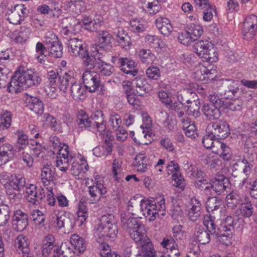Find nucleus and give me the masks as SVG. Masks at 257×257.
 Segmentation results:
<instances>
[{"instance_id": "nucleus-1", "label": "nucleus", "mask_w": 257, "mask_h": 257, "mask_svg": "<svg viewBox=\"0 0 257 257\" xmlns=\"http://www.w3.org/2000/svg\"><path fill=\"white\" fill-rule=\"evenodd\" d=\"M42 78L34 69L19 68L12 77L8 90L12 93L21 92L24 88L39 86Z\"/></svg>"}, {"instance_id": "nucleus-2", "label": "nucleus", "mask_w": 257, "mask_h": 257, "mask_svg": "<svg viewBox=\"0 0 257 257\" xmlns=\"http://www.w3.org/2000/svg\"><path fill=\"white\" fill-rule=\"evenodd\" d=\"M101 223L95 227L94 236L97 241L100 242L107 238L113 239L118 232L117 220L111 214L103 215L101 217Z\"/></svg>"}, {"instance_id": "nucleus-3", "label": "nucleus", "mask_w": 257, "mask_h": 257, "mask_svg": "<svg viewBox=\"0 0 257 257\" xmlns=\"http://www.w3.org/2000/svg\"><path fill=\"white\" fill-rule=\"evenodd\" d=\"M141 211L149 221L165 215L166 205L164 197L155 200H142L140 204Z\"/></svg>"}, {"instance_id": "nucleus-4", "label": "nucleus", "mask_w": 257, "mask_h": 257, "mask_svg": "<svg viewBox=\"0 0 257 257\" xmlns=\"http://www.w3.org/2000/svg\"><path fill=\"white\" fill-rule=\"evenodd\" d=\"M122 227L137 244H142L149 237L145 225L135 217L121 218Z\"/></svg>"}, {"instance_id": "nucleus-5", "label": "nucleus", "mask_w": 257, "mask_h": 257, "mask_svg": "<svg viewBox=\"0 0 257 257\" xmlns=\"http://www.w3.org/2000/svg\"><path fill=\"white\" fill-rule=\"evenodd\" d=\"M203 146L207 149H210L212 153L219 155L224 160H229L231 158V150L225 144L220 141L210 132L207 131V134L202 139Z\"/></svg>"}, {"instance_id": "nucleus-6", "label": "nucleus", "mask_w": 257, "mask_h": 257, "mask_svg": "<svg viewBox=\"0 0 257 257\" xmlns=\"http://www.w3.org/2000/svg\"><path fill=\"white\" fill-rule=\"evenodd\" d=\"M57 154L56 161V167L62 172H66L69 168V163L71 162L75 157L69 151V147L64 144L59 149Z\"/></svg>"}, {"instance_id": "nucleus-7", "label": "nucleus", "mask_w": 257, "mask_h": 257, "mask_svg": "<svg viewBox=\"0 0 257 257\" xmlns=\"http://www.w3.org/2000/svg\"><path fill=\"white\" fill-rule=\"evenodd\" d=\"M92 184L88 186V192L90 200L92 203L98 202L103 195L106 193V189L103 185V181L99 180V176H96L94 180H91Z\"/></svg>"}, {"instance_id": "nucleus-8", "label": "nucleus", "mask_w": 257, "mask_h": 257, "mask_svg": "<svg viewBox=\"0 0 257 257\" xmlns=\"http://www.w3.org/2000/svg\"><path fill=\"white\" fill-rule=\"evenodd\" d=\"M71 173L78 180H83L86 178V174L88 170V165L85 159L82 157H74L72 161Z\"/></svg>"}, {"instance_id": "nucleus-9", "label": "nucleus", "mask_w": 257, "mask_h": 257, "mask_svg": "<svg viewBox=\"0 0 257 257\" xmlns=\"http://www.w3.org/2000/svg\"><path fill=\"white\" fill-rule=\"evenodd\" d=\"M61 248L66 249V252H73L77 254L83 252L86 249L84 239L79 235L74 234L71 236L70 242L61 244Z\"/></svg>"}, {"instance_id": "nucleus-10", "label": "nucleus", "mask_w": 257, "mask_h": 257, "mask_svg": "<svg viewBox=\"0 0 257 257\" xmlns=\"http://www.w3.org/2000/svg\"><path fill=\"white\" fill-rule=\"evenodd\" d=\"M82 79L83 84L90 92H94L102 86L99 75L94 71H85L82 75Z\"/></svg>"}, {"instance_id": "nucleus-11", "label": "nucleus", "mask_w": 257, "mask_h": 257, "mask_svg": "<svg viewBox=\"0 0 257 257\" xmlns=\"http://www.w3.org/2000/svg\"><path fill=\"white\" fill-rule=\"evenodd\" d=\"M207 129L218 140L226 138L230 134L229 124L226 121L221 119L209 124Z\"/></svg>"}, {"instance_id": "nucleus-12", "label": "nucleus", "mask_w": 257, "mask_h": 257, "mask_svg": "<svg viewBox=\"0 0 257 257\" xmlns=\"http://www.w3.org/2000/svg\"><path fill=\"white\" fill-rule=\"evenodd\" d=\"M101 139L104 142L102 145L97 146L93 149V154L98 157H105L111 154L112 150L114 137L110 134L99 135Z\"/></svg>"}, {"instance_id": "nucleus-13", "label": "nucleus", "mask_w": 257, "mask_h": 257, "mask_svg": "<svg viewBox=\"0 0 257 257\" xmlns=\"http://www.w3.org/2000/svg\"><path fill=\"white\" fill-rule=\"evenodd\" d=\"M257 27V16L250 15L247 16L243 22L242 34L243 38L247 40L252 39L255 35Z\"/></svg>"}, {"instance_id": "nucleus-14", "label": "nucleus", "mask_w": 257, "mask_h": 257, "mask_svg": "<svg viewBox=\"0 0 257 257\" xmlns=\"http://www.w3.org/2000/svg\"><path fill=\"white\" fill-rule=\"evenodd\" d=\"M67 45L69 53L73 57H84L87 55L85 44L78 38L69 39Z\"/></svg>"}, {"instance_id": "nucleus-15", "label": "nucleus", "mask_w": 257, "mask_h": 257, "mask_svg": "<svg viewBox=\"0 0 257 257\" xmlns=\"http://www.w3.org/2000/svg\"><path fill=\"white\" fill-rule=\"evenodd\" d=\"M25 179L21 175L12 174L8 186L6 187L7 193L10 195V199L19 200L18 195L14 191H19L25 185Z\"/></svg>"}, {"instance_id": "nucleus-16", "label": "nucleus", "mask_w": 257, "mask_h": 257, "mask_svg": "<svg viewBox=\"0 0 257 257\" xmlns=\"http://www.w3.org/2000/svg\"><path fill=\"white\" fill-rule=\"evenodd\" d=\"M224 225L221 229L220 239L219 240L223 244L228 245L231 243L230 239L232 238L234 225V219L231 216H227L224 219Z\"/></svg>"}, {"instance_id": "nucleus-17", "label": "nucleus", "mask_w": 257, "mask_h": 257, "mask_svg": "<svg viewBox=\"0 0 257 257\" xmlns=\"http://www.w3.org/2000/svg\"><path fill=\"white\" fill-rule=\"evenodd\" d=\"M166 168L168 174H172V179L174 182L173 183V186L181 189L184 188L185 185V180L180 173V167L178 163L175 161H171Z\"/></svg>"}, {"instance_id": "nucleus-18", "label": "nucleus", "mask_w": 257, "mask_h": 257, "mask_svg": "<svg viewBox=\"0 0 257 257\" xmlns=\"http://www.w3.org/2000/svg\"><path fill=\"white\" fill-rule=\"evenodd\" d=\"M26 15V8L22 4L17 5L13 9L9 10L6 14L8 16V20L14 25L20 24L24 21Z\"/></svg>"}, {"instance_id": "nucleus-19", "label": "nucleus", "mask_w": 257, "mask_h": 257, "mask_svg": "<svg viewBox=\"0 0 257 257\" xmlns=\"http://www.w3.org/2000/svg\"><path fill=\"white\" fill-rule=\"evenodd\" d=\"M90 119L91 121H92L94 133L99 132V135L111 133L106 130L104 114L101 110H98L95 111L92 114Z\"/></svg>"}, {"instance_id": "nucleus-20", "label": "nucleus", "mask_w": 257, "mask_h": 257, "mask_svg": "<svg viewBox=\"0 0 257 257\" xmlns=\"http://www.w3.org/2000/svg\"><path fill=\"white\" fill-rule=\"evenodd\" d=\"M28 225V218L26 213L20 209L14 211L12 217V227L17 231H23Z\"/></svg>"}, {"instance_id": "nucleus-21", "label": "nucleus", "mask_w": 257, "mask_h": 257, "mask_svg": "<svg viewBox=\"0 0 257 257\" xmlns=\"http://www.w3.org/2000/svg\"><path fill=\"white\" fill-rule=\"evenodd\" d=\"M27 200L33 205H38L45 196L44 189L38 188L34 185H30L27 188Z\"/></svg>"}, {"instance_id": "nucleus-22", "label": "nucleus", "mask_w": 257, "mask_h": 257, "mask_svg": "<svg viewBox=\"0 0 257 257\" xmlns=\"http://www.w3.org/2000/svg\"><path fill=\"white\" fill-rule=\"evenodd\" d=\"M53 224L57 229L69 228L72 226V223L69 214H64L59 210L55 211L52 214Z\"/></svg>"}, {"instance_id": "nucleus-23", "label": "nucleus", "mask_w": 257, "mask_h": 257, "mask_svg": "<svg viewBox=\"0 0 257 257\" xmlns=\"http://www.w3.org/2000/svg\"><path fill=\"white\" fill-rule=\"evenodd\" d=\"M133 165L136 170L140 173L146 172L150 166L149 158L143 152L139 153L136 155Z\"/></svg>"}, {"instance_id": "nucleus-24", "label": "nucleus", "mask_w": 257, "mask_h": 257, "mask_svg": "<svg viewBox=\"0 0 257 257\" xmlns=\"http://www.w3.org/2000/svg\"><path fill=\"white\" fill-rule=\"evenodd\" d=\"M87 89L83 84L74 82L70 87V94L76 101L83 100L86 97Z\"/></svg>"}, {"instance_id": "nucleus-25", "label": "nucleus", "mask_w": 257, "mask_h": 257, "mask_svg": "<svg viewBox=\"0 0 257 257\" xmlns=\"http://www.w3.org/2000/svg\"><path fill=\"white\" fill-rule=\"evenodd\" d=\"M180 121L186 135L190 138H195L196 128L194 122L191 121L187 115H183L181 113H180Z\"/></svg>"}, {"instance_id": "nucleus-26", "label": "nucleus", "mask_w": 257, "mask_h": 257, "mask_svg": "<svg viewBox=\"0 0 257 257\" xmlns=\"http://www.w3.org/2000/svg\"><path fill=\"white\" fill-rule=\"evenodd\" d=\"M76 122L79 128L82 130H88L94 132L92 121L84 110L81 109L78 111Z\"/></svg>"}, {"instance_id": "nucleus-27", "label": "nucleus", "mask_w": 257, "mask_h": 257, "mask_svg": "<svg viewBox=\"0 0 257 257\" xmlns=\"http://www.w3.org/2000/svg\"><path fill=\"white\" fill-rule=\"evenodd\" d=\"M114 34L117 38L118 46L125 50H128L131 48V38L124 30L122 28H119L115 31Z\"/></svg>"}, {"instance_id": "nucleus-28", "label": "nucleus", "mask_w": 257, "mask_h": 257, "mask_svg": "<svg viewBox=\"0 0 257 257\" xmlns=\"http://www.w3.org/2000/svg\"><path fill=\"white\" fill-rule=\"evenodd\" d=\"M60 246L55 241V238L52 234H48L43 240L42 253L46 255L52 253L53 250L59 249Z\"/></svg>"}, {"instance_id": "nucleus-29", "label": "nucleus", "mask_w": 257, "mask_h": 257, "mask_svg": "<svg viewBox=\"0 0 257 257\" xmlns=\"http://www.w3.org/2000/svg\"><path fill=\"white\" fill-rule=\"evenodd\" d=\"M27 107L36 113L42 114L44 111L43 102L37 97L27 95L26 97Z\"/></svg>"}, {"instance_id": "nucleus-30", "label": "nucleus", "mask_w": 257, "mask_h": 257, "mask_svg": "<svg viewBox=\"0 0 257 257\" xmlns=\"http://www.w3.org/2000/svg\"><path fill=\"white\" fill-rule=\"evenodd\" d=\"M119 62L121 70L125 74L133 76H135L138 74V71L136 69V64L133 60L127 58L121 57L119 59Z\"/></svg>"}, {"instance_id": "nucleus-31", "label": "nucleus", "mask_w": 257, "mask_h": 257, "mask_svg": "<svg viewBox=\"0 0 257 257\" xmlns=\"http://www.w3.org/2000/svg\"><path fill=\"white\" fill-rule=\"evenodd\" d=\"M157 28L160 33L164 35L168 36L173 31V27L169 19L166 18L160 17L155 21Z\"/></svg>"}, {"instance_id": "nucleus-32", "label": "nucleus", "mask_w": 257, "mask_h": 257, "mask_svg": "<svg viewBox=\"0 0 257 257\" xmlns=\"http://www.w3.org/2000/svg\"><path fill=\"white\" fill-rule=\"evenodd\" d=\"M201 210V202L196 197L192 198L190 200V208L188 212L190 219L192 221H196L200 216Z\"/></svg>"}, {"instance_id": "nucleus-33", "label": "nucleus", "mask_w": 257, "mask_h": 257, "mask_svg": "<svg viewBox=\"0 0 257 257\" xmlns=\"http://www.w3.org/2000/svg\"><path fill=\"white\" fill-rule=\"evenodd\" d=\"M55 178V169L51 165L44 166L41 170V178L44 186H47Z\"/></svg>"}, {"instance_id": "nucleus-34", "label": "nucleus", "mask_w": 257, "mask_h": 257, "mask_svg": "<svg viewBox=\"0 0 257 257\" xmlns=\"http://www.w3.org/2000/svg\"><path fill=\"white\" fill-rule=\"evenodd\" d=\"M15 246L17 251L19 252L21 251L22 254H24L25 255L33 254L30 251L28 238L23 234L17 236L15 240Z\"/></svg>"}, {"instance_id": "nucleus-35", "label": "nucleus", "mask_w": 257, "mask_h": 257, "mask_svg": "<svg viewBox=\"0 0 257 257\" xmlns=\"http://www.w3.org/2000/svg\"><path fill=\"white\" fill-rule=\"evenodd\" d=\"M228 204H232L234 206L238 204H241L246 201L248 198L244 195L243 191L239 192L238 190H234L226 196Z\"/></svg>"}, {"instance_id": "nucleus-36", "label": "nucleus", "mask_w": 257, "mask_h": 257, "mask_svg": "<svg viewBox=\"0 0 257 257\" xmlns=\"http://www.w3.org/2000/svg\"><path fill=\"white\" fill-rule=\"evenodd\" d=\"M203 224L211 234H215L220 238L221 229L216 224L215 218L211 215H206L203 218Z\"/></svg>"}, {"instance_id": "nucleus-37", "label": "nucleus", "mask_w": 257, "mask_h": 257, "mask_svg": "<svg viewBox=\"0 0 257 257\" xmlns=\"http://www.w3.org/2000/svg\"><path fill=\"white\" fill-rule=\"evenodd\" d=\"M225 180V178L224 176H220L219 178H214L211 181V183L210 185H207V186L204 187L201 185V187L202 189H204L205 190H209L210 188L213 189L214 191L215 192L220 194L221 192H223L226 188V186H225V183L224 182Z\"/></svg>"}, {"instance_id": "nucleus-38", "label": "nucleus", "mask_w": 257, "mask_h": 257, "mask_svg": "<svg viewBox=\"0 0 257 257\" xmlns=\"http://www.w3.org/2000/svg\"><path fill=\"white\" fill-rule=\"evenodd\" d=\"M213 44L207 40L198 41L194 46V52L201 58L208 53L209 49L212 48Z\"/></svg>"}, {"instance_id": "nucleus-39", "label": "nucleus", "mask_w": 257, "mask_h": 257, "mask_svg": "<svg viewBox=\"0 0 257 257\" xmlns=\"http://www.w3.org/2000/svg\"><path fill=\"white\" fill-rule=\"evenodd\" d=\"M215 73V70H209L204 66H201L195 73L196 78L200 81L213 80L216 76Z\"/></svg>"}, {"instance_id": "nucleus-40", "label": "nucleus", "mask_w": 257, "mask_h": 257, "mask_svg": "<svg viewBox=\"0 0 257 257\" xmlns=\"http://www.w3.org/2000/svg\"><path fill=\"white\" fill-rule=\"evenodd\" d=\"M98 40L94 46L108 49L110 47L112 39L111 35L107 31H102L97 36Z\"/></svg>"}, {"instance_id": "nucleus-41", "label": "nucleus", "mask_w": 257, "mask_h": 257, "mask_svg": "<svg viewBox=\"0 0 257 257\" xmlns=\"http://www.w3.org/2000/svg\"><path fill=\"white\" fill-rule=\"evenodd\" d=\"M202 111L208 119L213 120L219 118L221 111L216 105L205 104L203 105Z\"/></svg>"}, {"instance_id": "nucleus-42", "label": "nucleus", "mask_w": 257, "mask_h": 257, "mask_svg": "<svg viewBox=\"0 0 257 257\" xmlns=\"http://www.w3.org/2000/svg\"><path fill=\"white\" fill-rule=\"evenodd\" d=\"M137 245L141 246L143 257H156V251L149 237L146 239L142 244Z\"/></svg>"}, {"instance_id": "nucleus-43", "label": "nucleus", "mask_w": 257, "mask_h": 257, "mask_svg": "<svg viewBox=\"0 0 257 257\" xmlns=\"http://www.w3.org/2000/svg\"><path fill=\"white\" fill-rule=\"evenodd\" d=\"M87 202L84 199H81L78 203L77 211L78 220L83 224L88 217V209L87 207Z\"/></svg>"}, {"instance_id": "nucleus-44", "label": "nucleus", "mask_w": 257, "mask_h": 257, "mask_svg": "<svg viewBox=\"0 0 257 257\" xmlns=\"http://www.w3.org/2000/svg\"><path fill=\"white\" fill-rule=\"evenodd\" d=\"M196 93L190 89H184L177 92V98L181 104H189L193 101Z\"/></svg>"}, {"instance_id": "nucleus-45", "label": "nucleus", "mask_w": 257, "mask_h": 257, "mask_svg": "<svg viewBox=\"0 0 257 257\" xmlns=\"http://www.w3.org/2000/svg\"><path fill=\"white\" fill-rule=\"evenodd\" d=\"M76 20L72 17L65 18L61 23L62 29L60 33L62 35L67 36L72 33L73 26L76 24Z\"/></svg>"}, {"instance_id": "nucleus-46", "label": "nucleus", "mask_w": 257, "mask_h": 257, "mask_svg": "<svg viewBox=\"0 0 257 257\" xmlns=\"http://www.w3.org/2000/svg\"><path fill=\"white\" fill-rule=\"evenodd\" d=\"M241 207L237 209L235 211L236 216L241 215L245 218H249L253 213V208L252 205L250 201H248V199L241 204Z\"/></svg>"}, {"instance_id": "nucleus-47", "label": "nucleus", "mask_w": 257, "mask_h": 257, "mask_svg": "<svg viewBox=\"0 0 257 257\" xmlns=\"http://www.w3.org/2000/svg\"><path fill=\"white\" fill-rule=\"evenodd\" d=\"M186 30L194 41L198 40L203 32V29L201 25L194 23L188 24Z\"/></svg>"}, {"instance_id": "nucleus-48", "label": "nucleus", "mask_w": 257, "mask_h": 257, "mask_svg": "<svg viewBox=\"0 0 257 257\" xmlns=\"http://www.w3.org/2000/svg\"><path fill=\"white\" fill-rule=\"evenodd\" d=\"M73 78L70 74L68 73H65L64 74L61 76L59 77L58 82V87L60 90L64 93L67 92L69 83H73Z\"/></svg>"}, {"instance_id": "nucleus-49", "label": "nucleus", "mask_w": 257, "mask_h": 257, "mask_svg": "<svg viewBox=\"0 0 257 257\" xmlns=\"http://www.w3.org/2000/svg\"><path fill=\"white\" fill-rule=\"evenodd\" d=\"M227 86L224 90V95L225 98L232 99L236 96L239 89L234 81L227 80Z\"/></svg>"}, {"instance_id": "nucleus-50", "label": "nucleus", "mask_w": 257, "mask_h": 257, "mask_svg": "<svg viewBox=\"0 0 257 257\" xmlns=\"http://www.w3.org/2000/svg\"><path fill=\"white\" fill-rule=\"evenodd\" d=\"M133 84L136 87V92L138 95H143L147 91V82L145 78L137 77L133 81Z\"/></svg>"}, {"instance_id": "nucleus-51", "label": "nucleus", "mask_w": 257, "mask_h": 257, "mask_svg": "<svg viewBox=\"0 0 257 257\" xmlns=\"http://www.w3.org/2000/svg\"><path fill=\"white\" fill-rule=\"evenodd\" d=\"M187 105V113L189 115L197 117L200 115V103L199 100L193 99Z\"/></svg>"}, {"instance_id": "nucleus-52", "label": "nucleus", "mask_w": 257, "mask_h": 257, "mask_svg": "<svg viewBox=\"0 0 257 257\" xmlns=\"http://www.w3.org/2000/svg\"><path fill=\"white\" fill-rule=\"evenodd\" d=\"M194 235L197 240L201 244L208 243L210 240V234L204 229L198 228Z\"/></svg>"}, {"instance_id": "nucleus-53", "label": "nucleus", "mask_w": 257, "mask_h": 257, "mask_svg": "<svg viewBox=\"0 0 257 257\" xmlns=\"http://www.w3.org/2000/svg\"><path fill=\"white\" fill-rule=\"evenodd\" d=\"M130 29L131 31L140 33L145 31L146 24L145 22L141 21L138 19H133L130 21Z\"/></svg>"}, {"instance_id": "nucleus-54", "label": "nucleus", "mask_w": 257, "mask_h": 257, "mask_svg": "<svg viewBox=\"0 0 257 257\" xmlns=\"http://www.w3.org/2000/svg\"><path fill=\"white\" fill-rule=\"evenodd\" d=\"M146 41L152 48L161 49L164 46V43L158 37L148 35L146 36Z\"/></svg>"}, {"instance_id": "nucleus-55", "label": "nucleus", "mask_w": 257, "mask_h": 257, "mask_svg": "<svg viewBox=\"0 0 257 257\" xmlns=\"http://www.w3.org/2000/svg\"><path fill=\"white\" fill-rule=\"evenodd\" d=\"M140 58L143 63L147 64L153 63L156 58L155 56L149 49H143L140 52Z\"/></svg>"}, {"instance_id": "nucleus-56", "label": "nucleus", "mask_w": 257, "mask_h": 257, "mask_svg": "<svg viewBox=\"0 0 257 257\" xmlns=\"http://www.w3.org/2000/svg\"><path fill=\"white\" fill-rule=\"evenodd\" d=\"M112 172L115 180L118 181L121 179V163L117 159H114L112 164Z\"/></svg>"}, {"instance_id": "nucleus-57", "label": "nucleus", "mask_w": 257, "mask_h": 257, "mask_svg": "<svg viewBox=\"0 0 257 257\" xmlns=\"http://www.w3.org/2000/svg\"><path fill=\"white\" fill-rule=\"evenodd\" d=\"M14 152L13 146L8 143H6L0 147V153L3 155L4 161L10 160L13 155Z\"/></svg>"}, {"instance_id": "nucleus-58", "label": "nucleus", "mask_w": 257, "mask_h": 257, "mask_svg": "<svg viewBox=\"0 0 257 257\" xmlns=\"http://www.w3.org/2000/svg\"><path fill=\"white\" fill-rule=\"evenodd\" d=\"M50 53L55 58H60L63 55V46L60 42L51 46H48Z\"/></svg>"}, {"instance_id": "nucleus-59", "label": "nucleus", "mask_w": 257, "mask_h": 257, "mask_svg": "<svg viewBox=\"0 0 257 257\" xmlns=\"http://www.w3.org/2000/svg\"><path fill=\"white\" fill-rule=\"evenodd\" d=\"M109 123L113 130H117L121 123L120 115L115 112H110L109 114Z\"/></svg>"}, {"instance_id": "nucleus-60", "label": "nucleus", "mask_w": 257, "mask_h": 257, "mask_svg": "<svg viewBox=\"0 0 257 257\" xmlns=\"http://www.w3.org/2000/svg\"><path fill=\"white\" fill-rule=\"evenodd\" d=\"M92 51L97 64L98 62H104V57L106 54V49L93 46Z\"/></svg>"}, {"instance_id": "nucleus-61", "label": "nucleus", "mask_w": 257, "mask_h": 257, "mask_svg": "<svg viewBox=\"0 0 257 257\" xmlns=\"http://www.w3.org/2000/svg\"><path fill=\"white\" fill-rule=\"evenodd\" d=\"M97 67L102 75L110 76L112 73L113 67L105 62H98Z\"/></svg>"}, {"instance_id": "nucleus-62", "label": "nucleus", "mask_w": 257, "mask_h": 257, "mask_svg": "<svg viewBox=\"0 0 257 257\" xmlns=\"http://www.w3.org/2000/svg\"><path fill=\"white\" fill-rule=\"evenodd\" d=\"M208 53L206 54L202 59L204 61L209 62H215L218 60V52L216 49L214 47V45L212 46V48L209 49Z\"/></svg>"}, {"instance_id": "nucleus-63", "label": "nucleus", "mask_w": 257, "mask_h": 257, "mask_svg": "<svg viewBox=\"0 0 257 257\" xmlns=\"http://www.w3.org/2000/svg\"><path fill=\"white\" fill-rule=\"evenodd\" d=\"M203 10V19L205 22L211 21L212 19L213 14H216V13L215 7L213 5H210Z\"/></svg>"}, {"instance_id": "nucleus-64", "label": "nucleus", "mask_w": 257, "mask_h": 257, "mask_svg": "<svg viewBox=\"0 0 257 257\" xmlns=\"http://www.w3.org/2000/svg\"><path fill=\"white\" fill-rule=\"evenodd\" d=\"M59 75L57 70H52L47 73L48 84L50 85H58L57 80H59Z\"/></svg>"}]
</instances>
